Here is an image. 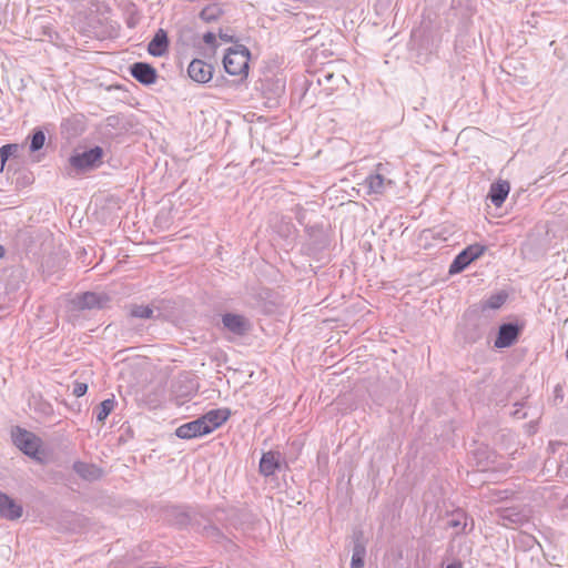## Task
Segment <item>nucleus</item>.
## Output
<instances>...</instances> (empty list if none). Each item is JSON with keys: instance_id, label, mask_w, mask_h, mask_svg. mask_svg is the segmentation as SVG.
Segmentation results:
<instances>
[{"instance_id": "nucleus-3", "label": "nucleus", "mask_w": 568, "mask_h": 568, "mask_svg": "<svg viewBox=\"0 0 568 568\" xmlns=\"http://www.w3.org/2000/svg\"><path fill=\"white\" fill-rule=\"evenodd\" d=\"M384 171L385 165L379 163L376 166V171L364 180L363 186L368 195H383L388 189L395 185V182L387 178Z\"/></svg>"}, {"instance_id": "nucleus-14", "label": "nucleus", "mask_w": 568, "mask_h": 568, "mask_svg": "<svg viewBox=\"0 0 568 568\" xmlns=\"http://www.w3.org/2000/svg\"><path fill=\"white\" fill-rule=\"evenodd\" d=\"M131 75L144 85L155 83L158 72L155 68L146 62H135L130 67Z\"/></svg>"}, {"instance_id": "nucleus-29", "label": "nucleus", "mask_w": 568, "mask_h": 568, "mask_svg": "<svg viewBox=\"0 0 568 568\" xmlns=\"http://www.w3.org/2000/svg\"><path fill=\"white\" fill-rule=\"evenodd\" d=\"M203 41H204L206 44H209V45H211V47L215 48V47H216V36H215V33H214V32H211V31H209V32L204 33V34H203Z\"/></svg>"}, {"instance_id": "nucleus-27", "label": "nucleus", "mask_w": 568, "mask_h": 568, "mask_svg": "<svg viewBox=\"0 0 568 568\" xmlns=\"http://www.w3.org/2000/svg\"><path fill=\"white\" fill-rule=\"evenodd\" d=\"M222 10L216 4H211L202 9L200 18L205 22H212L219 19Z\"/></svg>"}, {"instance_id": "nucleus-25", "label": "nucleus", "mask_w": 568, "mask_h": 568, "mask_svg": "<svg viewBox=\"0 0 568 568\" xmlns=\"http://www.w3.org/2000/svg\"><path fill=\"white\" fill-rule=\"evenodd\" d=\"M21 148H22V145L16 144V143H9V144L2 145L0 149V160H1L2 166L6 164V162L11 156H18V152L20 151Z\"/></svg>"}, {"instance_id": "nucleus-21", "label": "nucleus", "mask_w": 568, "mask_h": 568, "mask_svg": "<svg viewBox=\"0 0 568 568\" xmlns=\"http://www.w3.org/2000/svg\"><path fill=\"white\" fill-rule=\"evenodd\" d=\"M468 517L463 510H456L452 513L448 518L446 526L456 529L455 535H459L466 531L468 525Z\"/></svg>"}, {"instance_id": "nucleus-20", "label": "nucleus", "mask_w": 568, "mask_h": 568, "mask_svg": "<svg viewBox=\"0 0 568 568\" xmlns=\"http://www.w3.org/2000/svg\"><path fill=\"white\" fill-rule=\"evenodd\" d=\"M73 470L83 479L87 480H95L101 477V469L97 467L95 465L83 463V462H75L73 464Z\"/></svg>"}, {"instance_id": "nucleus-32", "label": "nucleus", "mask_w": 568, "mask_h": 568, "mask_svg": "<svg viewBox=\"0 0 568 568\" xmlns=\"http://www.w3.org/2000/svg\"><path fill=\"white\" fill-rule=\"evenodd\" d=\"M118 121H119V119L114 115L109 116L106 119L108 125H110V126H114L118 123Z\"/></svg>"}, {"instance_id": "nucleus-15", "label": "nucleus", "mask_w": 568, "mask_h": 568, "mask_svg": "<svg viewBox=\"0 0 568 568\" xmlns=\"http://www.w3.org/2000/svg\"><path fill=\"white\" fill-rule=\"evenodd\" d=\"M353 539V554L351 568H363L364 559L366 556V541L362 530H355L352 536Z\"/></svg>"}, {"instance_id": "nucleus-23", "label": "nucleus", "mask_w": 568, "mask_h": 568, "mask_svg": "<svg viewBox=\"0 0 568 568\" xmlns=\"http://www.w3.org/2000/svg\"><path fill=\"white\" fill-rule=\"evenodd\" d=\"M115 399L108 398L100 403L97 407V422L104 423L110 413L114 409Z\"/></svg>"}, {"instance_id": "nucleus-28", "label": "nucleus", "mask_w": 568, "mask_h": 568, "mask_svg": "<svg viewBox=\"0 0 568 568\" xmlns=\"http://www.w3.org/2000/svg\"><path fill=\"white\" fill-rule=\"evenodd\" d=\"M88 390V385L85 383H74L73 385V390H72V394L75 396V397H81L83 396Z\"/></svg>"}, {"instance_id": "nucleus-18", "label": "nucleus", "mask_w": 568, "mask_h": 568, "mask_svg": "<svg viewBox=\"0 0 568 568\" xmlns=\"http://www.w3.org/2000/svg\"><path fill=\"white\" fill-rule=\"evenodd\" d=\"M280 453L272 450L264 453L260 460V473L266 477L274 475L280 468Z\"/></svg>"}, {"instance_id": "nucleus-33", "label": "nucleus", "mask_w": 568, "mask_h": 568, "mask_svg": "<svg viewBox=\"0 0 568 568\" xmlns=\"http://www.w3.org/2000/svg\"><path fill=\"white\" fill-rule=\"evenodd\" d=\"M446 568H463V562L462 561H454V562L447 565Z\"/></svg>"}, {"instance_id": "nucleus-34", "label": "nucleus", "mask_w": 568, "mask_h": 568, "mask_svg": "<svg viewBox=\"0 0 568 568\" xmlns=\"http://www.w3.org/2000/svg\"><path fill=\"white\" fill-rule=\"evenodd\" d=\"M6 254V248L4 246L0 245V258H2Z\"/></svg>"}, {"instance_id": "nucleus-4", "label": "nucleus", "mask_w": 568, "mask_h": 568, "mask_svg": "<svg viewBox=\"0 0 568 568\" xmlns=\"http://www.w3.org/2000/svg\"><path fill=\"white\" fill-rule=\"evenodd\" d=\"M486 251V246L471 244L464 248L449 265V274L463 272L473 261L480 257Z\"/></svg>"}, {"instance_id": "nucleus-12", "label": "nucleus", "mask_w": 568, "mask_h": 568, "mask_svg": "<svg viewBox=\"0 0 568 568\" xmlns=\"http://www.w3.org/2000/svg\"><path fill=\"white\" fill-rule=\"evenodd\" d=\"M213 65L201 59H194L187 67L189 77L196 83H207L213 77Z\"/></svg>"}, {"instance_id": "nucleus-35", "label": "nucleus", "mask_w": 568, "mask_h": 568, "mask_svg": "<svg viewBox=\"0 0 568 568\" xmlns=\"http://www.w3.org/2000/svg\"><path fill=\"white\" fill-rule=\"evenodd\" d=\"M206 529H207V530H210V531H212V532H217V531H219V530H217V528H215V527H213V526H211V527H209V528H206Z\"/></svg>"}, {"instance_id": "nucleus-10", "label": "nucleus", "mask_w": 568, "mask_h": 568, "mask_svg": "<svg viewBox=\"0 0 568 568\" xmlns=\"http://www.w3.org/2000/svg\"><path fill=\"white\" fill-rule=\"evenodd\" d=\"M459 334L466 343H475L481 338L484 332L477 315H465L463 324L459 326Z\"/></svg>"}, {"instance_id": "nucleus-7", "label": "nucleus", "mask_w": 568, "mask_h": 568, "mask_svg": "<svg viewBox=\"0 0 568 568\" xmlns=\"http://www.w3.org/2000/svg\"><path fill=\"white\" fill-rule=\"evenodd\" d=\"M222 324L225 329L236 336H244L252 328V324L247 317L235 313L223 314Z\"/></svg>"}, {"instance_id": "nucleus-6", "label": "nucleus", "mask_w": 568, "mask_h": 568, "mask_svg": "<svg viewBox=\"0 0 568 568\" xmlns=\"http://www.w3.org/2000/svg\"><path fill=\"white\" fill-rule=\"evenodd\" d=\"M110 298L106 294L85 292L73 297L72 304L78 310H101L104 308Z\"/></svg>"}, {"instance_id": "nucleus-8", "label": "nucleus", "mask_w": 568, "mask_h": 568, "mask_svg": "<svg viewBox=\"0 0 568 568\" xmlns=\"http://www.w3.org/2000/svg\"><path fill=\"white\" fill-rule=\"evenodd\" d=\"M521 332V327L517 323H504L499 326L497 337L495 339L496 348L510 347L517 342Z\"/></svg>"}, {"instance_id": "nucleus-17", "label": "nucleus", "mask_w": 568, "mask_h": 568, "mask_svg": "<svg viewBox=\"0 0 568 568\" xmlns=\"http://www.w3.org/2000/svg\"><path fill=\"white\" fill-rule=\"evenodd\" d=\"M169 44L166 31L159 29L148 44V52L153 57H163L169 51Z\"/></svg>"}, {"instance_id": "nucleus-2", "label": "nucleus", "mask_w": 568, "mask_h": 568, "mask_svg": "<svg viewBox=\"0 0 568 568\" xmlns=\"http://www.w3.org/2000/svg\"><path fill=\"white\" fill-rule=\"evenodd\" d=\"M250 51L244 45L230 48L224 55L225 71L231 75H247Z\"/></svg>"}, {"instance_id": "nucleus-22", "label": "nucleus", "mask_w": 568, "mask_h": 568, "mask_svg": "<svg viewBox=\"0 0 568 568\" xmlns=\"http://www.w3.org/2000/svg\"><path fill=\"white\" fill-rule=\"evenodd\" d=\"M507 300V294L504 292H499L490 295L488 298L484 300L480 304L483 311L486 310H498Z\"/></svg>"}, {"instance_id": "nucleus-9", "label": "nucleus", "mask_w": 568, "mask_h": 568, "mask_svg": "<svg viewBox=\"0 0 568 568\" xmlns=\"http://www.w3.org/2000/svg\"><path fill=\"white\" fill-rule=\"evenodd\" d=\"M23 515V507L16 499L0 491V518L16 521Z\"/></svg>"}, {"instance_id": "nucleus-5", "label": "nucleus", "mask_w": 568, "mask_h": 568, "mask_svg": "<svg viewBox=\"0 0 568 568\" xmlns=\"http://www.w3.org/2000/svg\"><path fill=\"white\" fill-rule=\"evenodd\" d=\"M13 444L26 455L36 457L40 447V439L31 432L16 427L12 430Z\"/></svg>"}, {"instance_id": "nucleus-31", "label": "nucleus", "mask_w": 568, "mask_h": 568, "mask_svg": "<svg viewBox=\"0 0 568 568\" xmlns=\"http://www.w3.org/2000/svg\"><path fill=\"white\" fill-rule=\"evenodd\" d=\"M561 392H562V388L559 385L556 386V388H555V394H556L555 395V400H557L558 398H560V400H562Z\"/></svg>"}, {"instance_id": "nucleus-26", "label": "nucleus", "mask_w": 568, "mask_h": 568, "mask_svg": "<svg viewBox=\"0 0 568 568\" xmlns=\"http://www.w3.org/2000/svg\"><path fill=\"white\" fill-rule=\"evenodd\" d=\"M45 142V134L41 129H36L30 136L29 149L31 152L41 150Z\"/></svg>"}, {"instance_id": "nucleus-13", "label": "nucleus", "mask_w": 568, "mask_h": 568, "mask_svg": "<svg viewBox=\"0 0 568 568\" xmlns=\"http://www.w3.org/2000/svg\"><path fill=\"white\" fill-rule=\"evenodd\" d=\"M209 434V428L201 417L185 423L175 429V435L181 439H191Z\"/></svg>"}, {"instance_id": "nucleus-19", "label": "nucleus", "mask_w": 568, "mask_h": 568, "mask_svg": "<svg viewBox=\"0 0 568 568\" xmlns=\"http://www.w3.org/2000/svg\"><path fill=\"white\" fill-rule=\"evenodd\" d=\"M509 191H510L509 182L500 180L490 185L488 199L495 206L500 207L503 205V203L505 202L506 197L508 196Z\"/></svg>"}, {"instance_id": "nucleus-1", "label": "nucleus", "mask_w": 568, "mask_h": 568, "mask_svg": "<svg viewBox=\"0 0 568 568\" xmlns=\"http://www.w3.org/2000/svg\"><path fill=\"white\" fill-rule=\"evenodd\" d=\"M103 156V148L95 145L82 152H74L69 159V163L78 173H85L100 168Z\"/></svg>"}, {"instance_id": "nucleus-24", "label": "nucleus", "mask_w": 568, "mask_h": 568, "mask_svg": "<svg viewBox=\"0 0 568 568\" xmlns=\"http://www.w3.org/2000/svg\"><path fill=\"white\" fill-rule=\"evenodd\" d=\"M129 314L132 317L148 320L153 317L154 310L149 305L132 304L129 307Z\"/></svg>"}, {"instance_id": "nucleus-30", "label": "nucleus", "mask_w": 568, "mask_h": 568, "mask_svg": "<svg viewBox=\"0 0 568 568\" xmlns=\"http://www.w3.org/2000/svg\"><path fill=\"white\" fill-rule=\"evenodd\" d=\"M219 37L222 41L230 43L234 41V37L232 34H229L227 32H224L222 29L219 31Z\"/></svg>"}, {"instance_id": "nucleus-36", "label": "nucleus", "mask_w": 568, "mask_h": 568, "mask_svg": "<svg viewBox=\"0 0 568 568\" xmlns=\"http://www.w3.org/2000/svg\"><path fill=\"white\" fill-rule=\"evenodd\" d=\"M4 305L3 297L0 295V308Z\"/></svg>"}, {"instance_id": "nucleus-16", "label": "nucleus", "mask_w": 568, "mask_h": 568, "mask_svg": "<svg viewBox=\"0 0 568 568\" xmlns=\"http://www.w3.org/2000/svg\"><path fill=\"white\" fill-rule=\"evenodd\" d=\"M231 416L229 408L212 409L201 416L202 420L209 428V434L223 425Z\"/></svg>"}, {"instance_id": "nucleus-11", "label": "nucleus", "mask_w": 568, "mask_h": 568, "mask_svg": "<svg viewBox=\"0 0 568 568\" xmlns=\"http://www.w3.org/2000/svg\"><path fill=\"white\" fill-rule=\"evenodd\" d=\"M499 521L505 527L511 525H523L528 521L529 513L525 508L520 507H506L497 510Z\"/></svg>"}]
</instances>
